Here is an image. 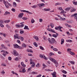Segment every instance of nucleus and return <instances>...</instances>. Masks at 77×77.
Masks as SVG:
<instances>
[{
  "mask_svg": "<svg viewBox=\"0 0 77 77\" xmlns=\"http://www.w3.org/2000/svg\"><path fill=\"white\" fill-rule=\"evenodd\" d=\"M10 21L11 20H6L4 21V23H9V22H10Z\"/></svg>",
  "mask_w": 77,
  "mask_h": 77,
  "instance_id": "obj_19",
  "label": "nucleus"
},
{
  "mask_svg": "<svg viewBox=\"0 0 77 77\" xmlns=\"http://www.w3.org/2000/svg\"><path fill=\"white\" fill-rule=\"evenodd\" d=\"M37 5L39 6V7H41V6H42V7H44V6H45V5H44V3L38 4Z\"/></svg>",
  "mask_w": 77,
  "mask_h": 77,
  "instance_id": "obj_9",
  "label": "nucleus"
},
{
  "mask_svg": "<svg viewBox=\"0 0 77 77\" xmlns=\"http://www.w3.org/2000/svg\"><path fill=\"white\" fill-rule=\"evenodd\" d=\"M1 47H2V48H3L5 49V50H7V49H8V48H7L3 44L1 45Z\"/></svg>",
  "mask_w": 77,
  "mask_h": 77,
  "instance_id": "obj_14",
  "label": "nucleus"
},
{
  "mask_svg": "<svg viewBox=\"0 0 77 77\" xmlns=\"http://www.w3.org/2000/svg\"><path fill=\"white\" fill-rule=\"evenodd\" d=\"M13 45L14 47V48H18L19 45H18L17 44H15L14 45Z\"/></svg>",
  "mask_w": 77,
  "mask_h": 77,
  "instance_id": "obj_18",
  "label": "nucleus"
},
{
  "mask_svg": "<svg viewBox=\"0 0 77 77\" xmlns=\"http://www.w3.org/2000/svg\"><path fill=\"white\" fill-rule=\"evenodd\" d=\"M65 25L66 26H67V27H71V26L69 25H68L67 23H65Z\"/></svg>",
  "mask_w": 77,
  "mask_h": 77,
  "instance_id": "obj_29",
  "label": "nucleus"
},
{
  "mask_svg": "<svg viewBox=\"0 0 77 77\" xmlns=\"http://www.w3.org/2000/svg\"><path fill=\"white\" fill-rule=\"evenodd\" d=\"M50 26H51V28H53L54 26V25L53 24V23H51L50 24Z\"/></svg>",
  "mask_w": 77,
  "mask_h": 77,
  "instance_id": "obj_26",
  "label": "nucleus"
},
{
  "mask_svg": "<svg viewBox=\"0 0 77 77\" xmlns=\"http://www.w3.org/2000/svg\"><path fill=\"white\" fill-rule=\"evenodd\" d=\"M6 8H9V6H8V5H6V4H5V5Z\"/></svg>",
  "mask_w": 77,
  "mask_h": 77,
  "instance_id": "obj_63",
  "label": "nucleus"
},
{
  "mask_svg": "<svg viewBox=\"0 0 77 77\" xmlns=\"http://www.w3.org/2000/svg\"><path fill=\"white\" fill-rule=\"evenodd\" d=\"M60 20H61V21H65L66 20V19L64 18L60 17Z\"/></svg>",
  "mask_w": 77,
  "mask_h": 77,
  "instance_id": "obj_17",
  "label": "nucleus"
},
{
  "mask_svg": "<svg viewBox=\"0 0 77 77\" xmlns=\"http://www.w3.org/2000/svg\"><path fill=\"white\" fill-rule=\"evenodd\" d=\"M70 53L71 55H75V53L72 52L70 51Z\"/></svg>",
  "mask_w": 77,
  "mask_h": 77,
  "instance_id": "obj_37",
  "label": "nucleus"
},
{
  "mask_svg": "<svg viewBox=\"0 0 77 77\" xmlns=\"http://www.w3.org/2000/svg\"><path fill=\"white\" fill-rule=\"evenodd\" d=\"M72 3L75 5H77V2H74V1H73Z\"/></svg>",
  "mask_w": 77,
  "mask_h": 77,
  "instance_id": "obj_40",
  "label": "nucleus"
},
{
  "mask_svg": "<svg viewBox=\"0 0 77 77\" xmlns=\"http://www.w3.org/2000/svg\"><path fill=\"white\" fill-rule=\"evenodd\" d=\"M38 6L37 5H34L32 6V8H36Z\"/></svg>",
  "mask_w": 77,
  "mask_h": 77,
  "instance_id": "obj_30",
  "label": "nucleus"
},
{
  "mask_svg": "<svg viewBox=\"0 0 77 77\" xmlns=\"http://www.w3.org/2000/svg\"><path fill=\"white\" fill-rule=\"evenodd\" d=\"M17 42L19 43L20 44H21V42H20V41L19 40H17Z\"/></svg>",
  "mask_w": 77,
  "mask_h": 77,
  "instance_id": "obj_58",
  "label": "nucleus"
},
{
  "mask_svg": "<svg viewBox=\"0 0 77 77\" xmlns=\"http://www.w3.org/2000/svg\"><path fill=\"white\" fill-rule=\"evenodd\" d=\"M69 62L70 63H71V64H72V65H74V64L75 63V62H74V61H69Z\"/></svg>",
  "mask_w": 77,
  "mask_h": 77,
  "instance_id": "obj_27",
  "label": "nucleus"
},
{
  "mask_svg": "<svg viewBox=\"0 0 77 77\" xmlns=\"http://www.w3.org/2000/svg\"><path fill=\"white\" fill-rule=\"evenodd\" d=\"M31 21L32 23H35V20H34L33 19H32L31 20Z\"/></svg>",
  "mask_w": 77,
  "mask_h": 77,
  "instance_id": "obj_48",
  "label": "nucleus"
},
{
  "mask_svg": "<svg viewBox=\"0 0 77 77\" xmlns=\"http://www.w3.org/2000/svg\"><path fill=\"white\" fill-rule=\"evenodd\" d=\"M24 33V31H22V30H20V34H23Z\"/></svg>",
  "mask_w": 77,
  "mask_h": 77,
  "instance_id": "obj_43",
  "label": "nucleus"
},
{
  "mask_svg": "<svg viewBox=\"0 0 77 77\" xmlns=\"http://www.w3.org/2000/svg\"><path fill=\"white\" fill-rule=\"evenodd\" d=\"M19 34H15L14 35V39H19Z\"/></svg>",
  "mask_w": 77,
  "mask_h": 77,
  "instance_id": "obj_7",
  "label": "nucleus"
},
{
  "mask_svg": "<svg viewBox=\"0 0 77 77\" xmlns=\"http://www.w3.org/2000/svg\"><path fill=\"white\" fill-rule=\"evenodd\" d=\"M61 4L60 3H57L55 4V6H57V5H61Z\"/></svg>",
  "mask_w": 77,
  "mask_h": 77,
  "instance_id": "obj_50",
  "label": "nucleus"
},
{
  "mask_svg": "<svg viewBox=\"0 0 77 77\" xmlns=\"http://www.w3.org/2000/svg\"><path fill=\"white\" fill-rule=\"evenodd\" d=\"M0 26H1V27H4V25L2 23L0 24Z\"/></svg>",
  "mask_w": 77,
  "mask_h": 77,
  "instance_id": "obj_53",
  "label": "nucleus"
},
{
  "mask_svg": "<svg viewBox=\"0 0 77 77\" xmlns=\"http://www.w3.org/2000/svg\"><path fill=\"white\" fill-rule=\"evenodd\" d=\"M23 15L24 14L23 13L20 14L18 15L19 18H22V17H23Z\"/></svg>",
  "mask_w": 77,
  "mask_h": 77,
  "instance_id": "obj_10",
  "label": "nucleus"
},
{
  "mask_svg": "<svg viewBox=\"0 0 77 77\" xmlns=\"http://www.w3.org/2000/svg\"><path fill=\"white\" fill-rule=\"evenodd\" d=\"M64 43V39L63 38L61 39V45H62Z\"/></svg>",
  "mask_w": 77,
  "mask_h": 77,
  "instance_id": "obj_21",
  "label": "nucleus"
},
{
  "mask_svg": "<svg viewBox=\"0 0 77 77\" xmlns=\"http://www.w3.org/2000/svg\"><path fill=\"white\" fill-rule=\"evenodd\" d=\"M13 54L15 56H19V54L17 51L14 50L13 51Z\"/></svg>",
  "mask_w": 77,
  "mask_h": 77,
  "instance_id": "obj_5",
  "label": "nucleus"
},
{
  "mask_svg": "<svg viewBox=\"0 0 77 77\" xmlns=\"http://www.w3.org/2000/svg\"><path fill=\"white\" fill-rule=\"evenodd\" d=\"M18 48H19V49H23V47L19 46Z\"/></svg>",
  "mask_w": 77,
  "mask_h": 77,
  "instance_id": "obj_56",
  "label": "nucleus"
},
{
  "mask_svg": "<svg viewBox=\"0 0 77 77\" xmlns=\"http://www.w3.org/2000/svg\"><path fill=\"white\" fill-rule=\"evenodd\" d=\"M40 48L41 49V50H44V48H43L42 46H40Z\"/></svg>",
  "mask_w": 77,
  "mask_h": 77,
  "instance_id": "obj_46",
  "label": "nucleus"
},
{
  "mask_svg": "<svg viewBox=\"0 0 77 77\" xmlns=\"http://www.w3.org/2000/svg\"><path fill=\"white\" fill-rule=\"evenodd\" d=\"M27 51H28V52H30V53H33V51H32V50H29V49H27L26 50Z\"/></svg>",
  "mask_w": 77,
  "mask_h": 77,
  "instance_id": "obj_28",
  "label": "nucleus"
},
{
  "mask_svg": "<svg viewBox=\"0 0 77 77\" xmlns=\"http://www.w3.org/2000/svg\"><path fill=\"white\" fill-rule=\"evenodd\" d=\"M56 72H54L53 73H51V75H52L53 77H56Z\"/></svg>",
  "mask_w": 77,
  "mask_h": 77,
  "instance_id": "obj_8",
  "label": "nucleus"
},
{
  "mask_svg": "<svg viewBox=\"0 0 77 77\" xmlns=\"http://www.w3.org/2000/svg\"><path fill=\"white\" fill-rule=\"evenodd\" d=\"M22 19L24 20H27V18L26 17H23L22 18Z\"/></svg>",
  "mask_w": 77,
  "mask_h": 77,
  "instance_id": "obj_38",
  "label": "nucleus"
},
{
  "mask_svg": "<svg viewBox=\"0 0 77 77\" xmlns=\"http://www.w3.org/2000/svg\"><path fill=\"white\" fill-rule=\"evenodd\" d=\"M30 64L32 65H35V62H34L33 60H32L30 59Z\"/></svg>",
  "mask_w": 77,
  "mask_h": 77,
  "instance_id": "obj_11",
  "label": "nucleus"
},
{
  "mask_svg": "<svg viewBox=\"0 0 77 77\" xmlns=\"http://www.w3.org/2000/svg\"><path fill=\"white\" fill-rule=\"evenodd\" d=\"M8 59L9 60H12V58H11V57H8Z\"/></svg>",
  "mask_w": 77,
  "mask_h": 77,
  "instance_id": "obj_57",
  "label": "nucleus"
},
{
  "mask_svg": "<svg viewBox=\"0 0 77 77\" xmlns=\"http://www.w3.org/2000/svg\"><path fill=\"white\" fill-rule=\"evenodd\" d=\"M21 64L23 67H24V68H25V67H26V65L24 64V63L23 62H21Z\"/></svg>",
  "mask_w": 77,
  "mask_h": 77,
  "instance_id": "obj_16",
  "label": "nucleus"
},
{
  "mask_svg": "<svg viewBox=\"0 0 77 77\" xmlns=\"http://www.w3.org/2000/svg\"><path fill=\"white\" fill-rule=\"evenodd\" d=\"M48 40L49 41V42L51 44H54V42H56V41L55 40V39L54 38H52L51 39H50V38H48Z\"/></svg>",
  "mask_w": 77,
  "mask_h": 77,
  "instance_id": "obj_1",
  "label": "nucleus"
},
{
  "mask_svg": "<svg viewBox=\"0 0 77 77\" xmlns=\"http://www.w3.org/2000/svg\"><path fill=\"white\" fill-rule=\"evenodd\" d=\"M71 9V8H67L65 9V10L66 11H69Z\"/></svg>",
  "mask_w": 77,
  "mask_h": 77,
  "instance_id": "obj_24",
  "label": "nucleus"
},
{
  "mask_svg": "<svg viewBox=\"0 0 77 77\" xmlns=\"http://www.w3.org/2000/svg\"><path fill=\"white\" fill-rule=\"evenodd\" d=\"M26 45L24 43H23L22 45V46L23 47V48L26 47Z\"/></svg>",
  "mask_w": 77,
  "mask_h": 77,
  "instance_id": "obj_35",
  "label": "nucleus"
},
{
  "mask_svg": "<svg viewBox=\"0 0 77 77\" xmlns=\"http://www.w3.org/2000/svg\"><path fill=\"white\" fill-rule=\"evenodd\" d=\"M4 22L3 20H0V24H4Z\"/></svg>",
  "mask_w": 77,
  "mask_h": 77,
  "instance_id": "obj_54",
  "label": "nucleus"
},
{
  "mask_svg": "<svg viewBox=\"0 0 77 77\" xmlns=\"http://www.w3.org/2000/svg\"><path fill=\"white\" fill-rule=\"evenodd\" d=\"M49 59H50V60L52 61V62H54V63L56 65H55L56 67H57V65H58V63H57V61L51 57H49Z\"/></svg>",
  "mask_w": 77,
  "mask_h": 77,
  "instance_id": "obj_2",
  "label": "nucleus"
},
{
  "mask_svg": "<svg viewBox=\"0 0 77 77\" xmlns=\"http://www.w3.org/2000/svg\"><path fill=\"white\" fill-rule=\"evenodd\" d=\"M15 26H16V27L17 28H18V27H21V25H16Z\"/></svg>",
  "mask_w": 77,
  "mask_h": 77,
  "instance_id": "obj_39",
  "label": "nucleus"
},
{
  "mask_svg": "<svg viewBox=\"0 0 77 77\" xmlns=\"http://www.w3.org/2000/svg\"><path fill=\"white\" fill-rule=\"evenodd\" d=\"M13 7H17V4L15 2H13Z\"/></svg>",
  "mask_w": 77,
  "mask_h": 77,
  "instance_id": "obj_20",
  "label": "nucleus"
},
{
  "mask_svg": "<svg viewBox=\"0 0 77 77\" xmlns=\"http://www.w3.org/2000/svg\"><path fill=\"white\" fill-rule=\"evenodd\" d=\"M72 3L75 5H77V2H74V1H73Z\"/></svg>",
  "mask_w": 77,
  "mask_h": 77,
  "instance_id": "obj_41",
  "label": "nucleus"
},
{
  "mask_svg": "<svg viewBox=\"0 0 77 77\" xmlns=\"http://www.w3.org/2000/svg\"><path fill=\"white\" fill-rule=\"evenodd\" d=\"M19 39L21 40V41H24V37L21 36H20V37H19V39Z\"/></svg>",
  "mask_w": 77,
  "mask_h": 77,
  "instance_id": "obj_12",
  "label": "nucleus"
},
{
  "mask_svg": "<svg viewBox=\"0 0 77 77\" xmlns=\"http://www.w3.org/2000/svg\"><path fill=\"white\" fill-rule=\"evenodd\" d=\"M66 11H61V12L60 13L61 14H62V13H63V14H65V13H66Z\"/></svg>",
  "mask_w": 77,
  "mask_h": 77,
  "instance_id": "obj_61",
  "label": "nucleus"
},
{
  "mask_svg": "<svg viewBox=\"0 0 77 77\" xmlns=\"http://www.w3.org/2000/svg\"><path fill=\"white\" fill-rule=\"evenodd\" d=\"M4 3L5 4V5H8V3H9L8 2H5V0L3 1Z\"/></svg>",
  "mask_w": 77,
  "mask_h": 77,
  "instance_id": "obj_34",
  "label": "nucleus"
},
{
  "mask_svg": "<svg viewBox=\"0 0 77 77\" xmlns=\"http://www.w3.org/2000/svg\"><path fill=\"white\" fill-rule=\"evenodd\" d=\"M74 18L75 19H76V20L77 21V13L75 14Z\"/></svg>",
  "mask_w": 77,
  "mask_h": 77,
  "instance_id": "obj_22",
  "label": "nucleus"
},
{
  "mask_svg": "<svg viewBox=\"0 0 77 77\" xmlns=\"http://www.w3.org/2000/svg\"><path fill=\"white\" fill-rule=\"evenodd\" d=\"M76 11V9L74 8H72L71 9V12H74Z\"/></svg>",
  "mask_w": 77,
  "mask_h": 77,
  "instance_id": "obj_36",
  "label": "nucleus"
},
{
  "mask_svg": "<svg viewBox=\"0 0 77 77\" xmlns=\"http://www.w3.org/2000/svg\"><path fill=\"white\" fill-rule=\"evenodd\" d=\"M39 57H41V58H43L45 60H48V58H46L44 54H40Z\"/></svg>",
  "mask_w": 77,
  "mask_h": 77,
  "instance_id": "obj_3",
  "label": "nucleus"
},
{
  "mask_svg": "<svg viewBox=\"0 0 77 77\" xmlns=\"http://www.w3.org/2000/svg\"><path fill=\"white\" fill-rule=\"evenodd\" d=\"M16 61H18L19 60L18 58V57H16L15 59H14Z\"/></svg>",
  "mask_w": 77,
  "mask_h": 77,
  "instance_id": "obj_47",
  "label": "nucleus"
},
{
  "mask_svg": "<svg viewBox=\"0 0 77 77\" xmlns=\"http://www.w3.org/2000/svg\"><path fill=\"white\" fill-rule=\"evenodd\" d=\"M24 29H25L26 30H29V29L28 28V26H25V27L24 28Z\"/></svg>",
  "mask_w": 77,
  "mask_h": 77,
  "instance_id": "obj_25",
  "label": "nucleus"
},
{
  "mask_svg": "<svg viewBox=\"0 0 77 77\" xmlns=\"http://www.w3.org/2000/svg\"><path fill=\"white\" fill-rule=\"evenodd\" d=\"M31 74H37L38 72H31Z\"/></svg>",
  "mask_w": 77,
  "mask_h": 77,
  "instance_id": "obj_33",
  "label": "nucleus"
},
{
  "mask_svg": "<svg viewBox=\"0 0 77 77\" xmlns=\"http://www.w3.org/2000/svg\"><path fill=\"white\" fill-rule=\"evenodd\" d=\"M1 57L2 59V60H5V58L4 57H3L2 55H1Z\"/></svg>",
  "mask_w": 77,
  "mask_h": 77,
  "instance_id": "obj_51",
  "label": "nucleus"
},
{
  "mask_svg": "<svg viewBox=\"0 0 77 77\" xmlns=\"http://www.w3.org/2000/svg\"><path fill=\"white\" fill-rule=\"evenodd\" d=\"M55 33H56L57 35H56L55 34H53L52 35V36L54 38H56L57 36H59V34H58L56 32Z\"/></svg>",
  "mask_w": 77,
  "mask_h": 77,
  "instance_id": "obj_13",
  "label": "nucleus"
},
{
  "mask_svg": "<svg viewBox=\"0 0 77 77\" xmlns=\"http://www.w3.org/2000/svg\"><path fill=\"white\" fill-rule=\"evenodd\" d=\"M33 38L35 39L36 41H38L39 40V38L37 36H34Z\"/></svg>",
  "mask_w": 77,
  "mask_h": 77,
  "instance_id": "obj_15",
  "label": "nucleus"
},
{
  "mask_svg": "<svg viewBox=\"0 0 77 77\" xmlns=\"http://www.w3.org/2000/svg\"><path fill=\"white\" fill-rule=\"evenodd\" d=\"M60 26H57L55 28V29L56 30H58L59 29V27Z\"/></svg>",
  "mask_w": 77,
  "mask_h": 77,
  "instance_id": "obj_44",
  "label": "nucleus"
},
{
  "mask_svg": "<svg viewBox=\"0 0 77 77\" xmlns=\"http://www.w3.org/2000/svg\"><path fill=\"white\" fill-rule=\"evenodd\" d=\"M67 22L68 23H69V24H71L72 23V22L69 20H67Z\"/></svg>",
  "mask_w": 77,
  "mask_h": 77,
  "instance_id": "obj_49",
  "label": "nucleus"
},
{
  "mask_svg": "<svg viewBox=\"0 0 77 77\" xmlns=\"http://www.w3.org/2000/svg\"><path fill=\"white\" fill-rule=\"evenodd\" d=\"M33 45L35 46V47H38V45H37V44L36 43V42H34L33 43Z\"/></svg>",
  "mask_w": 77,
  "mask_h": 77,
  "instance_id": "obj_31",
  "label": "nucleus"
},
{
  "mask_svg": "<svg viewBox=\"0 0 77 77\" xmlns=\"http://www.w3.org/2000/svg\"><path fill=\"white\" fill-rule=\"evenodd\" d=\"M1 52H3V54H2V55L3 56H4V57H6V55H7L6 53H7V54H8V52L6 51H5L4 50L1 51Z\"/></svg>",
  "mask_w": 77,
  "mask_h": 77,
  "instance_id": "obj_4",
  "label": "nucleus"
},
{
  "mask_svg": "<svg viewBox=\"0 0 77 77\" xmlns=\"http://www.w3.org/2000/svg\"><path fill=\"white\" fill-rule=\"evenodd\" d=\"M0 35H3V36H4L5 37H6V34L3 33H0Z\"/></svg>",
  "mask_w": 77,
  "mask_h": 77,
  "instance_id": "obj_23",
  "label": "nucleus"
},
{
  "mask_svg": "<svg viewBox=\"0 0 77 77\" xmlns=\"http://www.w3.org/2000/svg\"><path fill=\"white\" fill-rule=\"evenodd\" d=\"M53 50H54V51H58V50L57 49V48H53Z\"/></svg>",
  "mask_w": 77,
  "mask_h": 77,
  "instance_id": "obj_42",
  "label": "nucleus"
},
{
  "mask_svg": "<svg viewBox=\"0 0 77 77\" xmlns=\"http://www.w3.org/2000/svg\"><path fill=\"white\" fill-rule=\"evenodd\" d=\"M11 10L12 11H13V12H15V9L14 8H12L11 9Z\"/></svg>",
  "mask_w": 77,
  "mask_h": 77,
  "instance_id": "obj_60",
  "label": "nucleus"
},
{
  "mask_svg": "<svg viewBox=\"0 0 77 77\" xmlns=\"http://www.w3.org/2000/svg\"><path fill=\"white\" fill-rule=\"evenodd\" d=\"M21 69L20 70H21V71H20V72H23V73H24V72H26V69H25V68H23V67H22L21 68Z\"/></svg>",
  "mask_w": 77,
  "mask_h": 77,
  "instance_id": "obj_6",
  "label": "nucleus"
},
{
  "mask_svg": "<svg viewBox=\"0 0 77 77\" xmlns=\"http://www.w3.org/2000/svg\"><path fill=\"white\" fill-rule=\"evenodd\" d=\"M20 11H23V12H28V11H26V10H20Z\"/></svg>",
  "mask_w": 77,
  "mask_h": 77,
  "instance_id": "obj_55",
  "label": "nucleus"
},
{
  "mask_svg": "<svg viewBox=\"0 0 77 77\" xmlns=\"http://www.w3.org/2000/svg\"><path fill=\"white\" fill-rule=\"evenodd\" d=\"M51 32H53V33H56L55 31L54 30L52 29H51V30L50 31Z\"/></svg>",
  "mask_w": 77,
  "mask_h": 77,
  "instance_id": "obj_32",
  "label": "nucleus"
},
{
  "mask_svg": "<svg viewBox=\"0 0 77 77\" xmlns=\"http://www.w3.org/2000/svg\"><path fill=\"white\" fill-rule=\"evenodd\" d=\"M43 39H44V40H46L47 39V37L45 36H43Z\"/></svg>",
  "mask_w": 77,
  "mask_h": 77,
  "instance_id": "obj_52",
  "label": "nucleus"
},
{
  "mask_svg": "<svg viewBox=\"0 0 77 77\" xmlns=\"http://www.w3.org/2000/svg\"><path fill=\"white\" fill-rule=\"evenodd\" d=\"M50 55H54V54L53 53H51H51H50Z\"/></svg>",
  "mask_w": 77,
  "mask_h": 77,
  "instance_id": "obj_59",
  "label": "nucleus"
},
{
  "mask_svg": "<svg viewBox=\"0 0 77 77\" xmlns=\"http://www.w3.org/2000/svg\"><path fill=\"white\" fill-rule=\"evenodd\" d=\"M39 22H42V19H39Z\"/></svg>",
  "mask_w": 77,
  "mask_h": 77,
  "instance_id": "obj_62",
  "label": "nucleus"
},
{
  "mask_svg": "<svg viewBox=\"0 0 77 77\" xmlns=\"http://www.w3.org/2000/svg\"><path fill=\"white\" fill-rule=\"evenodd\" d=\"M6 26L8 28H9V25L8 24H7L6 25Z\"/></svg>",
  "mask_w": 77,
  "mask_h": 77,
  "instance_id": "obj_64",
  "label": "nucleus"
},
{
  "mask_svg": "<svg viewBox=\"0 0 77 77\" xmlns=\"http://www.w3.org/2000/svg\"><path fill=\"white\" fill-rule=\"evenodd\" d=\"M62 72L64 73V74H66L67 73V72L65 70H63L62 71Z\"/></svg>",
  "mask_w": 77,
  "mask_h": 77,
  "instance_id": "obj_45",
  "label": "nucleus"
}]
</instances>
